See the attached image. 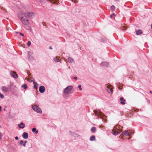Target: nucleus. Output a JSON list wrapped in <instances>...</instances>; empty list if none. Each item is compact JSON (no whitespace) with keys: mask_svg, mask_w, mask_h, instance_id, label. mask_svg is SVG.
I'll list each match as a JSON object with an SVG mask.
<instances>
[{"mask_svg":"<svg viewBox=\"0 0 152 152\" xmlns=\"http://www.w3.org/2000/svg\"><path fill=\"white\" fill-rule=\"evenodd\" d=\"M18 16L24 25L27 26L29 24V21L25 13L23 12H20L18 13Z\"/></svg>","mask_w":152,"mask_h":152,"instance_id":"1","label":"nucleus"},{"mask_svg":"<svg viewBox=\"0 0 152 152\" xmlns=\"http://www.w3.org/2000/svg\"><path fill=\"white\" fill-rule=\"evenodd\" d=\"M72 89V86H69L65 88L64 91L63 93L65 95L68 94Z\"/></svg>","mask_w":152,"mask_h":152,"instance_id":"2","label":"nucleus"},{"mask_svg":"<svg viewBox=\"0 0 152 152\" xmlns=\"http://www.w3.org/2000/svg\"><path fill=\"white\" fill-rule=\"evenodd\" d=\"M94 112L96 115L99 117L100 118L103 117L104 115L99 110H94Z\"/></svg>","mask_w":152,"mask_h":152,"instance_id":"3","label":"nucleus"},{"mask_svg":"<svg viewBox=\"0 0 152 152\" xmlns=\"http://www.w3.org/2000/svg\"><path fill=\"white\" fill-rule=\"evenodd\" d=\"M32 108L35 111L38 113H42V110L37 105H36L33 106Z\"/></svg>","mask_w":152,"mask_h":152,"instance_id":"4","label":"nucleus"},{"mask_svg":"<svg viewBox=\"0 0 152 152\" xmlns=\"http://www.w3.org/2000/svg\"><path fill=\"white\" fill-rule=\"evenodd\" d=\"M113 134L115 135H116L120 133L121 131L119 129H118L116 127H114L112 130Z\"/></svg>","mask_w":152,"mask_h":152,"instance_id":"5","label":"nucleus"},{"mask_svg":"<svg viewBox=\"0 0 152 152\" xmlns=\"http://www.w3.org/2000/svg\"><path fill=\"white\" fill-rule=\"evenodd\" d=\"M106 89L107 92L109 93H112L113 92V90L112 89V86H111L106 85Z\"/></svg>","mask_w":152,"mask_h":152,"instance_id":"6","label":"nucleus"},{"mask_svg":"<svg viewBox=\"0 0 152 152\" xmlns=\"http://www.w3.org/2000/svg\"><path fill=\"white\" fill-rule=\"evenodd\" d=\"M23 13L26 14V16H28L29 18H32L34 16V13L32 12H25Z\"/></svg>","mask_w":152,"mask_h":152,"instance_id":"7","label":"nucleus"},{"mask_svg":"<svg viewBox=\"0 0 152 152\" xmlns=\"http://www.w3.org/2000/svg\"><path fill=\"white\" fill-rule=\"evenodd\" d=\"M10 74L11 76L15 78H17L18 77V75L15 72L11 71Z\"/></svg>","mask_w":152,"mask_h":152,"instance_id":"8","label":"nucleus"},{"mask_svg":"<svg viewBox=\"0 0 152 152\" xmlns=\"http://www.w3.org/2000/svg\"><path fill=\"white\" fill-rule=\"evenodd\" d=\"M131 134L132 133L128 131H125L122 133L123 136H130Z\"/></svg>","mask_w":152,"mask_h":152,"instance_id":"9","label":"nucleus"},{"mask_svg":"<svg viewBox=\"0 0 152 152\" xmlns=\"http://www.w3.org/2000/svg\"><path fill=\"white\" fill-rule=\"evenodd\" d=\"M45 88L44 86H41L39 87V91L41 93H43L45 92Z\"/></svg>","mask_w":152,"mask_h":152,"instance_id":"10","label":"nucleus"},{"mask_svg":"<svg viewBox=\"0 0 152 152\" xmlns=\"http://www.w3.org/2000/svg\"><path fill=\"white\" fill-rule=\"evenodd\" d=\"M120 100L121 101L120 103L122 105H124L125 104V102L126 101V100L123 97H121L120 98Z\"/></svg>","mask_w":152,"mask_h":152,"instance_id":"11","label":"nucleus"},{"mask_svg":"<svg viewBox=\"0 0 152 152\" xmlns=\"http://www.w3.org/2000/svg\"><path fill=\"white\" fill-rule=\"evenodd\" d=\"M18 126L20 128L23 129L25 127V126L23 123L21 122L20 124H18Z\"/></svg>","mask_w":152,"mask_h":152,"instance_id":"12","label":"nucleus"},{"mask_svg":"<svg viewBox=\"0 0 152 152\" xmlns=\"http://www.w3.org/2000/svg\"><path fill=\"white\" fill-rule=\"evenodd\" d=\"M22 136H23V138H24V139H26L27 138H28V133L27 132H24L23 133Z\"/></svg>","mask_w":152,"mask_h":152,"instance_id":"13","label":"nucleus"},{"mask_svg":"<svg viewBox=\"0 0 152 152\" xmlns=\"http://www.w3.org/2000/svg\"><path fill=\"white\" fill-rule=\"evenodd\" d=\"M1 89L3 91L6 92H7L8 90V88L4 86H2Z\"/></svg>","mask_w":152,"mask_h":152,"instance_id":"14","label":"nucleus"},{"mask_svg":"<svg viewBox=\"0 0 152 152\" xmlns=\"http://www.w3.org/2000/svg\"><path fill=\"white\" fill-rule=\"evenodd\" d=\"M33 83L34 84V88L36 89L38 87V84L35 82L34 81H33Z\"/></svg>","mask_w":152,"mask_h":152,"instance_id":"15","label":"nucleus"},{"mask_svg":"<svg viewBox=\"0 0 152 152\" xmlns=\"http://www.w3.org/2000/svg\"><path fill=\"white\" fill-rule=\"evenodd\" d=\"M102 65L104 67H107L108 65V63L106 62H102Z\"/></svg>","mask_w":152,"mask_h":152,"instance_id":"16","label":"nucleus"},{"mask_svg":"<svg viewBox=\"0 0 152 152\" xmlns=\"http://www.w3.org/2000/svg\"><path fill=\"white\" fill-rule=\"evenodd\" d=\"M142 31L141 30L139 29L136 31V34L137 35H138L142 34Z\"/></svg>","mask_w":152,"mask_h":152,"instance_id":"17","label":"nucleus"},{"mask_svg":"<svg viewBox=\"0 0 152 152\" xmlns=\"http://www.w3.org/2000/svg\"><path fill=\"white\" fill-rule=\"evenodd\" d=\"M47 1H49L51 2L52 3H58V0H47Z\"/></svg>","mask_w":152,"mask_h":152,"instance_id":"18","label":"nucleus"},{"mask_svg":"<svg viewBox=\"0 0 152 152\" xmlns=\"http://www.w3.org/2000/svg\"><path fill=\"white\" fill-rule=\"evenodd\" d=\"M32 131L33 132H35V133L37 134L38 133V130H36V128H34L32 129Z\"/></svg>","mask_w":152,"mask_h":152,"instance_id":"19","label":"nucleus"},{"mask_svg":"<svg viewBox=\"0 0 152 152\" xmlns=\"http://www.w3.org/2000/svg\"><path fill=\"white\" fill-rule=\"evenodd\" d=\"M68 61L70 63H72L73 61V59L70 57L68 58Z\"/></svg>","mask_w":152,"mask_h":152,"instance_id":"20","label":"nucleus"},{"mask_svg":"<svg viewBox=\"0 0 152 152\" xmlns=\"http://www.w3.org/2000/svg\"><path fill=\"white\" fill-rule=\"evenodd\" d=\"M95 139V137L94 136H92L90 137V141H93Z\"/></svg>","mask_w":152,"mask_h":152,"instance_id":"21","label":"nucleus"},{"mask_svg":"<svg viewBox=\"0 0 152 152\" xmlns=\"http://www.w3.org/2000/svg\"><path fill=\"white\" fill-rule=\"evenodd\" d=\"M96 130V128L95 127H94L91 128V132H94Z\"/></svg>","mask_w":152,"mask_h":152,"instance_id":"22","label":"nucleus"},{"mask_svg":"<svg viewBox=\"0 0 152 152\" xmlns=\"http://www.w3.org/2000/svg\"><path fill=\"white\" fill-rule=\"evenodd\" d=\"M21 87L25 89L27 88V85L26 84H24V85H22Z\"/></svg>","mask_w":152,"mask_h":152,"instance_id":"23","label":"nucleus"},{"mask_svg":"<svg viewBox=\"0 0 152 152\" xmlns=\"http://www.w3.org/2000/svg\"><path fill=\"white\" fill-rule=\"evenodd\" d=\"M54 60L56 62H58L59 61V59L58 58V57H56L54 58Z\"/></svg>","mask_w":152,"mask_h":152,"instance_id":"24","label":"nucleus"},{"mask_svg":"<svg viewBox=\"0 0 152 152\" xmlns=\"http://www.w3.org/2000/svg\"><path fill=\"white\" fill-rule=\"evenodd\" d=\"M0 97L3 99L4 98V95L2 94L0 92Z\"/></svg>","mask_w":152,"mask_h":152,"instance_id":"25","label":"nucleus"},{"mask_svg":"<svg viewBox=\"0 0 152 152\" xmlns=\"http://www.w3.org/2000/svg\"><path fill=\"white\" fill-rule=\"evenodd\" d=\"M31 45V42L30 41H28L27 43V45L28 46H30Z\"/></svg>","mask_w":152,"mask_h":152,"instance_id":"26","label":"nucleus"},{"mask_svg":"<svg viewBox=\"0 0 152 152\" xmlns=\"http://www.w3.org/2000/svg\"><path fill=\"white\" fill-rule=\"evenodd\" d=\"M115 7L114 5H112L111 7V10H114L115 9Z\"/></svg>","mask_w":152,"mask_h":152,"instance_id":"27","label":"nucleus"},{"mask_svg":"<svg viewBox=\"0 0 152 152\" xmlns=\"http://www.w3.org/2000/svg\"><path fill=\"white\" fill-rule=\"evenodd\" d=\"M72 1L75 3H77L78 2L77 0H72Z\"/></svg>","mask_w":152,"mask_h":152,"instance_id":"28","label":"nucleus"},{"mask_svg":"<svg viewBox=\"0 0 152 152\" xmlns=\"http://www.w3.org/2000/svg\"><path fill=\"white\" fill-rule=\"evenodd\" d=\"M78 87L80 90H82V88L81 87V86L80 85H79L78 86Z\"/></svg>","mask_w":152,"mask_h":152,"instance_id":"29","label":"nucleus"},{"mask_svg":"<svg viewBox=\"0 0 152 152\" xmlns=\"http://www.w3.org/2000/svg\"><path fill=\"white\" fill-rule=\"evenodd\" d=\"M122 30L124 31V30H125L126 29V27L125 26H123L122 28Z\"/></svg>","mask_w":152,"mask_h":152,"instance_id":"30","label":"nucleus"},{"mask_svg":"<svg viewBox=\"0 0 152 152\" xmlns=\"http://www.w3.org/2000/svg\"><path fill=\"white\" fill-rule=\"evenodd\" d=\"M27 141H25L24 142V143L23 144V145L24 146H26V143L27 142Z\"/></svg>","mask_w":152,"mask_h":152,"instance_id":"31","label":"nucleus"},{"mask_svg":"<svg viewBox=\"0 0 152 152\" xmlns=\"http://www.w3.org/2000/svg\"><path fill=\"white\" fill-rule=\"evenodd\" d=\"M23 140H21L20 142V144H23Z\"/></svg>","mask_w":152,"mask_h":152,"instance_id":"32","label":"nucleus"},{"mask_svg":"<svg viewBox=\"0 0 152 152\" xmlns=\"http://www.w3.org/2000/svg\"><path fill=\"white\" fill-rule=\"evenodd\" d=\"M20 35L22 36H23L24 35V34L23 33H20Z\"/></svg>","mask_w":152,"mask_h":152,"instance_id":"33","label":"nucleus"},{"mask_svg":"<svg viewBox=\"0 0 152 152\" xmlns=\"http://www.w3.org/2000/svg\"><path fill=\"white\" fill-rule=\"evenodd\" d=\"M15 139L16 140H18V137L16 136V137H15Z\"/></svg>","mask_w":152,"mask_h":152,"instance_id":"34","label":"nucleus"},{"mask_svg":"<svg viewBox=\"0 0 152 152\" xmlns=\"http://www.w3.org/2000/svg\"><path fill=\"white\" fill-rule=\"evenodd\" d=\"M74 78L75 80H77V77H74Z\"/></svg>","mask_w":152,"mask_h":152,"instance_id":"35","label":"nucleus"},{"mask_svg":"<svg viewBox=\"0 0 152 152\" xmlns=\"http://www.w3.org/2000/svg\"><path fill=\"white\" fill-rule=\"evenodd\" d=\"M2 107L1 106H0V111H1Z\"/></svg>","mask_w":152,"mask_h":152,"instance_id":"36","label":"nucleus"},{"mask_svg":"<svg viewBox=\"0 0 152 152\" xmlns=\"http://www.w3.org/2000/svg\"><path fill=\"white\" fill-rule=\"evenodd\" d=\"M49 48H50V49H52V48L51 47V46H50V47H49Z\"/></svg>","mask_w":152,"mask_h":152,"instance_id":"37","label":"nucleus"},{"mask_svg":"<svg viewBox=\"0 0 152 152\" xmlns=\"http://www.w3.org/2000/svg\"><path fill=\"white\" fill-rule=\"evenodd\" d=\"M113 15H111L110 16V17L112 18H113Z\"/></svg>","mask_w":152,"mask_h":152,"instance_id":"38","label":"nucleus"},{"mask_svg":"<svg viewBox=\"0 0 152 152\" xmlns=\"http://www.w3.org/2000/svg\"><path fill=\"white\" fill-rule=\"evenodd\" d=\"M150 93H151L152 94V91H150Z\"/></svg>","mask_w":152,"mask_h":152,"instance_id":"39","label":"nucleus"},{"mask_svg":"<svg viewBox=\"0 0 152 152\" xmlns=\"http://www.w3.org/2000/svg\"><path fill=\"white\" fill-rule=\"evenodd\" d=\"M151 29H152V24H151Z\"/></svg>","mask_w":152,"mask_h":152,"instance_id":"40","label":"nucleus"},{"mask_svg":"<svg viewBox=\"0 0 152 152\" xmlns=\"http://www.w3.org/2000/svg\"><path fill=\"white\" fill-rule=\"evenodd\" d=\"M112 15H113H113H115V14L114 13H113Z\"/></svg>","mask_w":152,"mask_h":152,"instance_id":"41","label":"nucleus"},{"mask_svg":"<svg viewBox=\"0 0 152 152\" xmlns=\"http://www.w3.org/2000/svg\"><path fill=\"white\" fill-rule=\"evenodd\" d=\"M130 138V137H129V138H128V139H129Z\"/></svg>","mask_w":152,"mask_h":152,"instance_id":"42","label":"nucleus"}]
</instances>
